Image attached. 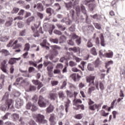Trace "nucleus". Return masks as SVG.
I'll return each mask as SVG.
<instances>
[{
  "label": "nucleus",
  "instance_id": "nucleus-49",
  "mask_svg": "<svg viewBox=\"0 0 125 125\" xmlns=\"http://www.w3.org/2000/svg\"><path fill=\"white\" fill-rule=\"evenodd\" d=\"M76 42L77 45H80V44H81L82 43L81 37H79L76 40Z\"/></svg>",
  "mask_w": 125,
  "mask_h": 125
},
{
  "label": "nucleus",
  "instance_id": "nucleus-2",
  "mask_svg": "<svg viewBox=\"0 0 125 125\" xmlns=\"http://www.w3.org/2000/svg\"><path fill=\"white\" fill-rule=\"evenodd\" d=\"M36 121L38 124L48 125L47 120L44 119V116L42 114H38L36 117Z\"/></svg>",
  "mask_w": 125,
  "mask_h": 125
},
{
  "label": "nucleus",
  "instance_id": "nucleus-51",
  "mask_svg": "<svg viewBox=\"0 0 125 125\" xmlns=\"http://www.w3.org/2000/svg\"><path fill=\"white\" fill-rule=\"evenodd\" d=\"M20 35L21 37H24L26 36V30L25 29H24L23 30H22L20 32Z\"/></svg>",
  "mask_w": 125,
  "mask_h": 125
},
{
  "label": "nucleus",
  "instance_id": "nucleus-23",
  "mask_svg": "<svg viewBox=\"0 0 125 125\" xmlns=\"http://www.w3.org/2000/svg\"><path fill=\"white\" fill-rule=\"evenodd\" d=\"M49 99L51 100H55L56 98H57V93H50Z\"/></svg>",
  "mask_w": 125,
  "mask_h": 125
},
{
  "label": "nucleus",
  "instance_id": "nucleus-14",
  "mask_svg": "<svg viewBox=\"0 0 125 125\" xmlns=\"http://www.w3.org/2000/svg\"><path fill=\"white\" fill-rule=\"evenodd\" d=\"M58 95L60 99H62V100H64V99L66 98L65 93H64L63 91H60L58 92Z\"/></svg>",
  "mask_w": 125,
  "mask_h": 125
},
{
  "label": "nucleus",
  "instance_id": "nucleus-55",
  "mask_svg": "<svg viewBox=\"0 0 125 125\" xmlns=\"http://www.w3.org/2000/svg\"><path fill=\"white\" fill-rule=\"evenodd\" d=\"M74 103H76V104H78V103H80V104H82L83 103V102H82V100L81 99H74L73 100Z\"/></svg>",
  "mask_w": 125,
  "mask_h": 125
},
{
  "label": "nucleus",
  "instance_id": "nucleus-27",
  "mask_svg": "<svg viewBox=\"0 0 125 125\" xmlns=\"http://www.w3.org/2000/svg\"><path fill=\"white\" fill-rule=\"evenodd\" d=\"M49 41L51 42H53V43H55L56 44H57L58 42H59V39H58V38H50L49 39Z\"/></svg>",
  "mask_w": 125,
  "mask_h": 125
},
{
  "label": "nucleus",
  "instance_id": "nucleus-20",
  "mask_svg": "<svg viewBox=\"0 0 125 125\" xmlns=\"http://www.w3.org/2000/svg\"><path fill=\"white\" fill-rule=\"evenodd\" d=\"M67 41V38L65 36L62 35L60 37V43H64Z\"/></svg>",
  "mask_w": 125,
  "mask_h": 125
},
{
  "label": "nucleus",
  "instance_id": "nucleus-9",
  "mask_svg": "<svg viewBox=\"0 0 125 125\" xmlns=\"http://www.w3.org/2000/svg\"><path fill=\"white\" fill-rule=\"evenodd\" d=\"M23 105V100H21V99H17L16 101V104L15 107L17 108V109H20L21 106Z\"/></svg>",
  "mask_w": 125,
  "mask_h": 125
},
{
  "label": "nucleus",
  "instance_id": "nucleus-8",
  "mask_svg": "<svg viewBox=\"0 0 125 125\" xmlns=\"http://www.w3.org/2000/svg\"><path fill=\"white\" fill-rule=\"evenodd\" d=\"M34 8H37L39 11H43L44 10V8H43V6L42 3H38L37 4H34Z\"/></svg>",
  "mask_w": 125,
  "mask_h": 125
},
{
  "label": "nucleus",
  "instance_id": "nucleus-4",
  "mask_svg": "<svg viewBox=\"0 0 125 125\" xmlns=\"http://www.w3.org/2000/svg\"><path fill=\"white\" fill-rule=\"evenodd\" d=\"M25 107L27 110H31L32 112H36L38 110V107L31 102L26 104Z\"/></svg>",
  "mask_w": 125,
  "mask_h": 125
},
{
  "label": "nucleus",
  "instance_id": "nucleus-42",
  "mask_svg": "<svg viewBox=\"0 0 125 125\" xmlns=\"http://www.w3.org/2000/svg\"><path fill=\"white\" fill-rule=\"evenodd\" d=\"M70 78H71L74 82H77V75L75 73L71 74Z\"/></svg>",
  "mask_w": 125,
  "mask_h": 125
},
{
  "label": "nucleus",
  "instance_id": "nucleus-61",
  "mask_svg": "<svg viewBox=\"0 0 125 125\" xmlns=\"http://www.w3.org/2000/svg\"><path fill=\"white\" fill-rule=\"evenodd\" d=\"M54 33L56 34V35H59V36L62 35V32H61V31H59V30H55L54 31Z\"/></svg>",
  "mask_w": 125,
  "mask_h": 125
},
{
  "label": "nucleus",
  "instance_id": "nucleus-52",
  "mask_svg": "<svg viewBox=\"0 0 125 125\" xmlns=\"http://www.w3.org/2000/svg\"><path fill=\"white\" fill-rule=\"evenodd\" d=\"M32 100L34 103L38 102V98L37 95H34V96L32 98Z\"/></svg>",
  "mask_w": 125,
  "mask_h": 125
},
{
  "label": "nucleus",
  "instance_id": "nucleus-11",
  "mask_svg": "<svg viewBox=\"0 0 125 125\" xmlns=\"http://www.w3.org/2000/svg\"><path fill=\"white\" fill-rule=\"evenodd\" d=\"M81 8L82 13H83L84 15H85V18H86V21H87V18H88V16H87V14H86V10L85 9V7H84L83 5L81 4Z\"/></svg>",
  "mask_w": 125,
  "mask_h": 125
},
{
  "label": "nucleus",
  "instance_id": "nucleus-37",
  "mask_svg": "<svg viewBox=\"0 0 125 125\" xmlns=\"http://www.w3.org/2000/svg\"><path fill=\"white\" fill-rule=\"evenodd\" d=\"M25 26V23L21 21L18 22V26L20 29H22Z\"/></svg>",
  "mask_w": 125,
  "mask_h": 125
},
{
  "label": "nucleus",
  "instance_id": "nucleus-39",
  "mask_svg": "<svg viewBox=\"0 0 125 125\" xmlns=\"http://www.w3.org/2000/svg\"><path fill=\"white\" fill-rule=\"evenodd\" d=\"M19 70H20V72H21V73H22L23 74H23L22 76L23 77H28V74H27V70H23L21 68H20Z\"/></svg>",
  "mask_w": 125,
  "mask_h": 125
},
{
  "label": "nucleus",
  "instance_id": "nucleus-10",
  "mask_svg": "<svg viewBox=\"0 0 125 125\" xmlns=\"http://www.w3.org/2000/svg\"><path fill=\"white\" fill-rule=\"evenodd\" d=\"M21 59V58H11L8 62V63L11 65H13V64H15L16 63V61H19Z\"/></svg>",
  "mask_w": 125,
  "mask_h": 125
},
{
  "label": "nucleus",
  "instance_id": "nucleus-41",
  "mask_svg": "<svg viewBox=\"0 0 125 125\" xmlns=\"http://www.w3.org/2000/svg\"><path fill=\"white\" fill-rule=\"evenodd\" d=\"M91 53L93 55H97V52L96 51V49H95V47H93L91 49Z\"/></svg>",
  "mask_w": 125,
  "mask_h": 125
},
{
  "label": "nucleus",
  "instance_id": "nucleus-33",
  "mask_svg": "<svg viewBox=\"0 0 125 125\" xmlns=\"http://www.w3.org/2000/svg\"><path fill=\"white\" fill-rule=\"evenodd\" d=\"M70 103H71V101L68 100V101L66 102V104H65V111L66 113H68V108L70 107Z\"/></svg>",
  "mask_w": 125,
  "mask_h": 125
},
{
  "label": "nucleus",
  "instance_id": "nucleus-29",
  "mask_svg": "<svg viewBox=\"0 0 125 125\" xmlns=\"http://www.w3.org/2000/svg\"><path fill=\"white\" fill-rule=\"evenodd\" d=\"M65 4V7L67 9H71L72 8V6L73 4H72V2L70 1L69 3H64Z\"/></svg>",
  "mask_w": 125,
  "mask_h": 125
},
{
  "label": "nucleus",
  "instance_id": "nucleus-53",
  "mask_svg": "<svg viewBox=\"0 0 125 125\" xmlns=\"http://www.w3.org/2000/svg\"><path fill=\"white\" fill-rule=\"evenodd\" d=\"M32 82L35 85H38V84H39V83H41L39 80H32Z\"/></svg>",
  "mask_w": 125,
  "mask_h": 125
},
{
  "label": "nucleus",
  "instance_id": "nucleus-59",
  "mask_svg": "<svg viewBox=\"0 0 125 125\" xmlns=\"http://www.w3.org/2000/svg\"><path fill=\"white\" fill-rule=\"evenodd\" d=\"M18 11H19V8L14 7L13 8V10L12 11V13H13V14L17 13V12H18Z\"/></svg>",
  "mask_w": 125,
  "mask_h": 125
},
{
  "label": "nucleus",
  "instance_id": "nucleus-30",
  "mask_svg": "<svg viewBox=\"0 0 125 125\" xmlns=\"http://www.w3.org/2000/svg\"><path fill=\"white\" fill-rule=\"evenodd\" d=\"M46 12L48 14H50V15H51V14H52V13H53V12H54V10H53V9H52L51 8H47L46 9Z\"/></svg>",
  "mask_w": 125,
  "mask_h": 125
},
{
  "label": "nucleus",
  "instance_id": "nucleus-45",
  "mask_svg": "<svg viewBox=\"0 0 125 125\" xmlns=\"http://www.w3.org/2000/svg\"><path fill=\"white\" fill-rule=\"evenodd\" d=\"M72 72H79L80 74H83V72H82V71L81 70L78 69V68H77L76 67H74V68H72Z\"/></svg>",
  "mask_w": 125,
  "mask_h": 125
},
{
  "label": "nucleus",
  "instance_id": "nucleus-54",
  "mask_svg": "<svg viewBox=\"0 0 125 125\" xmlns=\"http://www.w3.org/2000/svg\"><path fill=\"white\" fill-rule=\"evenodd\" d=\"M89 109H90V110H91V111H95V109H96V104H95L93 105H90Z\"/></svg>",
  "mask_w": 125,
  "mask_h": 125
},
{
  "label": "nucleus",
  "instance_id": "nucleus-26",
  "mask_svg": "<svg viewBox=\"0 0 125 125\" xmlns=\"http://www.w3.org/2000/svg\"><path fill=\"white\" fill-rule=\"evenodd\" d=\"M70 15H71V17L73 20H79V18L78 17H75V11L74 10H71L70 11Z\"/></svg>",
  "mask_w": 125,
  "mask_h": 125
},
{
  "label": "nucleus",
  "instance_id": "nucleus-15",
  "mask_svg": "<svg viewBox=\"0 0 125 125\" xmlns=\"http://www.w3.org/2000/svg\"><path fill=\"white\" fill-rule=\"evenodd\" d=\"M100 38L102 46H105V45H106V44L105 43V40L104 39V36L103 35V34H101Z\"/></svg>",
  "mask_w": 125,
  "mask_h": 125
},
{
  "label": "nucleus",
  "instance_id": "nucleus-38",
  "mask_svg": "<svg viewBox=\"0 0 125 125\" xmlns=\"http://www.w3.org/2000/svg\"><path fill=\"white\" fill-rule=\"evenodd\" d=\"M76 11L77 12V15L78 17L80 16V13H81V8L79 7V6H77L76 7Z\"/></svg>",
  "mask_w": 125,
  "mask_h": 125
},
{
  "label": "nucleus",
  "instance_id": "nucleus-64",
  "mask_svg": "<svg viewBox=\"0 0 125 125\" xmlns=\"http://www.w3.org/2000/svg\"><path fill=\"white\" fill-rule=\"evenodd\" d=\"M68 44H69V45H74L75 43L73 42V40L72 39L69 40L68 41H67Z\"/></svg>",
  "mask_w": 125,
  "mask_h": 125
},
{
  "label": "nucleus",
  "instance_id": "nucleus-18",
  "mask_svg": "<svg viewBox=\"0 0 125 125\" xmlns=\"http://www.w3.org/2000/svg\"><path fill=\"white\" fill-rule=\"evenodd\" d=\"M47 41L46 39H44L42 43H40V45L43 47H45L47 50H49V47L46 46V42Z\"/></svg>",
  "mask_w": 125,
  "mask_h": 125
},
{
  "label": "nucleus",
  "instance_id": "nucleus-48",
  "mask_svg": "<svg viewBox=\"0 0 125 125\" xmlns=\"http://www.w3.org/2000/svg\"><path fill=\"white\" fill-rule=\"evenodd\" d=\"M2 53V54H3L5 55V56H6V55H8V51L6 50H2L1 51H0Z\"/></svg>",
  "mask_w": 125,
  "mask_h": 125
},
{
  "label": "nucleus",
  "instance_id": "nucleus-34",
  "mask_svg": "<svg viewBox=\"0 0 125 125\" xmlns=\"http://www.w3.org/2000/svg\"><path fill=\"white\" fill-rule=\"evenodd\" d=\"M54 6L56 8V11H59L61 9V6L58 3H56L54 4Z\"/></svg>",
  "mask_w": 125,
  "mask_h": 125
},
{
  "label": "nucleus",
  "instance_id": "nucleus-58",
  "mask_svg": "<svg viewBox=\"0 0 125 125\" xmlns=\"http://www.w3.org/2000/svg\"><path fill=\"white\" fill-rule=\"evenodd\" d=\"M10 115V113H7L5 114V115L2 117V120H6L7 119H8V116Z\"/></svg>",
  "mask_w": 125,
  "mask_h": 125
},
{
  "label": "nucleus",
  "instance_id": "nucleus-44",
  "mask_svg": "<svg viewBox=\"0 0 125 125\" xmlns=\"http://www.w3.org/2000/svg\"><path fill=\"white\" fill-rule=\"evenodd\" d=\"M13 118L14 120V121H17L18 120H19V115L17 114H13Z\"/></svg>",
  "mask_w": 125,
  "mask_h": 125
},
{
  "label": "nucleus",
  "instance_id": "nucleus-46",
  "mask_svg": "<svg viewBox=\"0 0 125 125\" xmlns=\"http://www.w3.org/2000/svg\"><path fill=\"white\" fill-rule=\"evenodd\" d=\"M24 50H26V51L30 50V44H29V43L25 44Z\"/></svg>",
  "mask_w": 125,
  "mask_h": 125
},
{
  "label": "nucleus",
  "instance_id": "nucleus-40",
  "mask_svg": "<svg viewBox=\"0 0 125 125\" xmlns=\"http://www.w3.org/2000/svg\"><path fill=\"white\" fill-rule=\"evenodd\" d=\"M87 46L89 48L92 47L93 46V44L92 42H91V39H89L86 44Z\"/></svg>",
  "mask_w": 125,
  "mask_h": 125
},
{
  "label": "nucleus",
  "instance_id": "nucleus-17",
  "mask_svg": "<svg viewBox=\"0 0 125 125\" xmlns=\"http://www.w3.org/2000/svg\"><path fill=\"white\" fill-rule=\"evenodd\" d=\"M53 110H54V106L52 105V104H50L49 106L46 108V112L47 113H52L53 112Z\"/></svg>",
  "mask_w": 125,
  "mask_h": 125
},
{
  "label": "nucleus",
  "instance_id": "nucleus-28",
  "mask_svg": "<svg viewBox=\"0 0 125 125\" xmlns=\"http://www.w3.org/2000/svg\"><path fill=\"white\" fill-rule=\"evenodd\" d=\"M69 51H74V52H78V51H80V48L79 47L69 48Z\"/></svg>",
  "mask_w": 125,
  "mask_h": 125
},
{
  "label": "nucleus",
  "instance_id": "nucleus-24",
  "mask_svg": "<svg viewBox=\"0 0 125 125\" xmlns=\"http://www.w3.org/2000/svg\"><path fill=\"white\" fill-rule=\"evenodd\" d=\"M114 55V53L112 51H110L109 53H106L104 54V56L107 58H112Z\"/></svg>",
  "mask_w": 125,
  "mask_h": 125
},
{
  "label": "nucleus",
  "instance_id": "nucleus-35",
  "mask_svg": "<svg viewBox=\"0 0 125 125\" xmlns=\"http://www.w3.org/2000/svg\"><path fill=\"white\" fill-rule=\"evenodd\" d=\"M87 30L89 32H93V31H94V27H93V25H89L87 26Z\"/></svg>",
  "mask_w": 125,
  "mask_h": 125
},
{
  "label": "nucleus",
  "instance_id": "nucleus-1",
  "mask_svg": "<svg viewBox=\"0 0 125 125\" xmlns=\"http://www.w3.org/2000/svg\"><path fill=\"white\" fill-rule=\"evenodd\" d=\"M8 97H9V92H6L3 96L2 100H5V103L7 104L8 109H12L14 101L12 99L8 100Z\"/></svg>",
  "mask_w": 125,
  "mask_h": 125
},
{
  "label": "nucleus",
  "instance_id": "nucleus-50",
  "mask_svg": "<svg viewBox=\"0 0 125 125\" xmlns=\"http://www.w3.org/2000/svg\"><path fill=\"white\" fill-rule=\"evenodd\" d=\"M8 108V106L7 105V104H6V105H2L0 107V109H1L2 111H5L6 110V108Z\"/></svg>",
  "mask_w": 125,
  "mask_h": 125
},
{
  "label": "nucleus",
  "instance_id": "nucleus-5",
  "mask_svg": "<svg viewBox=\"0 0 125 125\" xmlns=\"http://www.w3.org/2000/svg\"><path fill=\"white\" fill-rule=\"evenodd\" d=\"M94 80H95V76L93 75H90L86 77V83H88L89 85H95Z\"/></svg>",
  "mask_w": 125,
  "mask_h": 125
},
{
  "label": "nucleus",
  "instance_id": "nucleus-12",
  "mask_svg": "<svg viewBox=\"0 0 125 125\" xmlns=\"http://www.w3.org/2000/svg\"><path fill=\"white\" fill-rule=\"evenodd\" d=\"M94 0H90V3H89V5H88V7H89L90 10L92 11L94 8L96 7V5L93 3Z\"/></svg>",
  "mask_w": 125,
  "mask_h": 125
},
{
  "label": "nucleus",
  "instance_id": "nucleus-60",
  "mask_svg": "<svg viewBox=\"0 0 125 125\" xmlns=\"http://www.w3.org/2000/svg\"><path fill=\"white\" fill-rule=\"evenodd\" d=\"M77 63L73 61L69 62V66L70 67H74V66H76Z\"/></svg>",
  "mask_w": 125,
  "mask_h": 125
},
{
  "label": "nucleus",
  "instance_id": "nucleus-57",
  "mask_svg": "<svg viewBox=\"0 0 125 125\" xmlns=\"http://www.w3.org/2000/svg\"><path fill=\"white\" fill-rule=\"evenodd\" d=\"M53 73L55 74H61V70L56 68V69L54 70Z\"/></svg>",
  "mask_w": 125,
  "mask_h": 125
},
{
  "label": "nucleus",
  "instance_id": "nucleus-13",
  "mask_svg": "<svg viewBox=\"0 0 125 125\" xmlns=\"http://www.w3.org/2000/svg\"><path fill=\"white\" fill-rule=\"evenodd\" d=\"M8 20L6 21L5 23V27H10L12 25V22L13 21V19L12 18H8Z\"/></svg>",
  "mask_w": 125,
  "mask_h": 125
},
{
  "label": "nucleus",
  "instance_id": "nucleus-62",
  "mask_svg": "<svg viewBox=\"0 0 125 125\" xmlns=\"http://www.w3.org/2000/svg\"><path fill=\"white\" fill-rule=\"evenodd\" d=\"M100 88L101 90H103L104 89V84H103V82H100Z\"/></svg>",
  "mask_w": 125,
  "mask_h": 125
},
{
  "label": "nucleus",
  "instance_id": "nucleus-21",
  "mask_svg": "<svg viewBox=\"0 0 125 125\" xmlns=\"http://www.w3.org/2000/svg\"><path fill=\"white\" fill-rule=\"evenodd\" d=\"M88 71L92 72L94 71V65L91 63H88L87 66Z\"/></svg>",
  "mask_w": 125,
  "mask_h": 125
},
{
  "label": "nucleus",
  "instance_id": "nucleus-19",
  "mask_svg": "<svg viewBox=\"0 0 125 125\" xmlns=\"http://www.w3.org/2000/svg\"><path fill=\"white\" fill-rule=\"evenodd\" d=\"M61 22L62 23H65L66 25H70L71 23H72V21L69 20V19H67L66 18H63L62 21Z\"/></svg>",
  "mask_w": 125,
  "mask_h": 125
},
{
  "label": "nucleus",
  "instance_id": "nucleus-47",
  "mask_svg": "<svg viewBox=\"0 0 125 125\" xmlns=\"http://www.w3.org/2000/svg\"><path fill=\"white\" fill-rule=\"evenodd\" d=\"M51 47L53 50H54V49H55V50H56V49H61V47L60 46H59L56 45H51Z\"/></svg>",
  "mask_w": 125,
  "mask_h": 125
},
{
  "label": "nucleus",
  "instance_id": "nucleus-3",
  "mask_svg": "<svg viewBox=\"0 0 125 125\" xmlns=\"http://www.w3.org/2000/svg\"><path fill=\"white\" fill-rule=\"evenodd\" d=\"M47 103H48V100L44 99L42 96H40L38 101V104L40 107H44L46 106Z\"/></svg>",
  "mask_w": 125,
  "mask_h": 125
},
{
  "label": "nucleus",
  "instance_id": "nucleus-31",
  "mask_svg": "<svg viewBox=\"0 0 125 125\" xmlns=\"http://www.w3.org/2000/svg\"><path fill=\"white\" fill-rule=\"evenodd\" d=\"M93 25L95 27V28L98 30H101L102 28V27L101 26V24L98 23L94 22L93 23Z\"/></svg>",
  "mask_w": 125,
  "mask_h": 125
},
{
  "label": "nucleus",
  "instance_id": "nucleus-32",
  "mask_svg": "<svg viewBox=\"0 0 125 125\" xmlns=\"http://www.w3.org/2000/svg\"><path fill=\"white\" fill-rule=\"evenodd\" d=\"M63 67H64L63 64L61 63H58L56 66V69H58L59 70H62V69H63Z\"/></svg>",
  "mask_w": 125,
  "mask_h": 125
},
{
  "label": "nucleus",
  "instance_id": "nucleus-16",
  "mask_svg": "<svg viewBox=\"0 0 125 125\" xmlns=\"http://www.w3.org/2000/svg\"><path fill=\"white\" fill-rule=\"evenodd\" d=\"M54 120H55V115L54 114H52L50 115V117L49 118V121L51 123V125H55V123L54 122Z\"/></svg>",
  "mask_w": 125,
  "mask_h": 125
},
{
  "label": "nucleus",
  "instance_id": "nucleus-25",
  "mask_svg": "<svg viewBox=\"0 0 125 125\" xmlns=\"http://www.w3.org/2000/svg\"><path fill=\"white\" fill-rule=\"evenodd\" d=\"M9 40V36H2L0 38V42H7Z\"/></svg>",
  "mask_w": 125,
  "mask_h": 125
},
{
  "label": "nucleus",
  "instance_id": "nucleus-6",
  "mask_svg": "<svg viewBox=\"0 0 125 125\" xmlns=\"http://www.w3.org/2000/svg\"><path fill=\"white\" fill-rule=\"evenodd\" d=\"M99 83H98V81H96L95 85H89L90 87L88 88V93H91L92 91H94L95 90V86L96 88L99 90Z\"/></svg>",
  "mask_w": 125,
  "mask_h": 125
},
{
  "label": "nucleus",
  "instance_id": "nucleus-36",
  "mask_svg": "<svg viewBox=\"0 0 125 125\" xmlns=\"http://www.w3.org/2000/svg\"><path fill=\"white\" fill-rule=\"evenodd\" d=\"M57 26L58 28L60 29V30H62V31H65V30H66V28L61 24L58 23L57 24Z\"/></svg>",
  "mask_w": 125,
  "mask_h": 125
},
{
  "label": "nucleus",
  "instance_id": "nucleus-43",
  "mask_svg": "<svg viewBox=\"0 0 125 125\" xmlns=\"http://www.w3.org/2000/svg\"><path fill=\"white\" fill-rule=\"evenodd\" d=\"M23 80L22 77H20L19 78H17L16 80V82L14 83V85H17L18 84V83L20 82V81Z\"/></svg>",
  "mask_w": 125,
  "mask_h": 125
},
{
  "label": "nucleus",
  "instance_id": "nucleus-56",
  "mask_svg": "<svg viewBox=\"0 0 125 125\" xmlns=\"http://www.w3.org/2000/svg\"><path fill=\"white\" fill-rule=\"evenodd\" d=\"M66 94H67L68 97H70V98H72V97H73V96H74V94H73V93H71V92H70L69 91H66Z\"/></svg>",
  "mask_w": 125,
  "mask_h": 125
},
{
  "label": "nucleus",
  "instance_id": "nucleus-63",
  "mask_svg": "<svg viewBox=\"0 0 125 125\" xmlns=\"http://www.w3.org/2000/svg\"><path fill=\"white\" fill-rule=\"evenodd\" d=\"M75 118L78 120H81V119H83V114H78L76 115Z\"/></svg>",
  "mask_w": 125,
  "mask_h": 125
},
{
  "label": "nucleus",
  "instance_id": "nucleus-22",
  "mask_svg": "<svg viewBox=\"0 0 125 125\" xmlns=\"http://www.w3.org/2000/svg\"><path fill=\"white\" fill-rule=\"evenodd\" d=\"M95 68H98L99 66L101 65V62L99 60V58H97L96 60L95 61Z\"/></svg>",
  "mask_w": 125,
  "mask_h": 125
},
{
  "label": "nucleus",
  "instance_id": "nucleus-7",
  "mask_svg": "<svg viewBox=\"0 0 125 125\" xmlns=\"http://www.w3.org/2000/svg\"><path fill=\"white\" fill-rule=\"evenodd\" d=\"M6 63H7V61L4 60L3 62H1L0 69L3 73H5V74H8V70L6 69V66L7 65L6 64Z\"/></svg>",
  "mask_w": 125,
  "mask_h": 125
}]
</instances>
